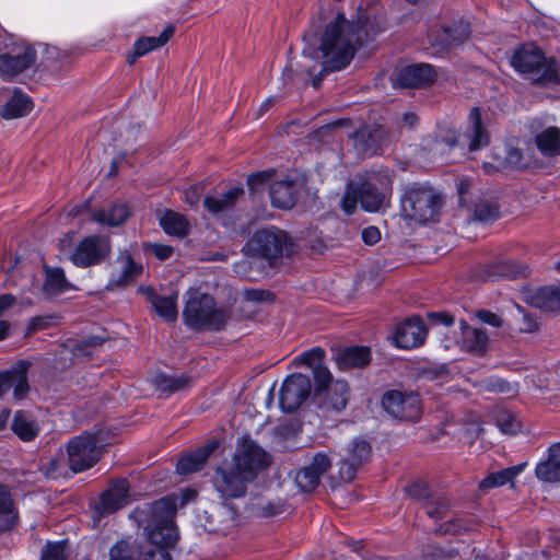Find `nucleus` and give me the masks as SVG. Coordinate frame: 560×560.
<instances>
[{
    "mask_svg": "<svg viewBox=\"0 0 560 560\" xmlns=\"http://www.w3.org/2000/svg\"><path fill=\"white\" fill-rule=\"evenodd\" d=\"M139 560H172L170 552L156 546L147 544L139 551Z\"/></svg>",
    "mask_w": 560,
    "mask_h": 560,
    "instance_id": "obj_56",
    "label": "nucleus"
},
{
    "mask_svg": "<svg viewBox=\"0 0 560 560\" xmlns=\"http://www.w3.org/2000/svg\"><path fill=\"white\" fill-rule=\"evenodd\" d=\"M536 477L546 482L560 481V443L552 444L548 457L536 466Z\"/></svg>",
    "mask_w": 560,
    "mask_h": 560,
    "instance_id": "obj_38",
    "label": "nucleus"
},
{
    "mask_svg": "<svg viewBox=\"0 0 560 560\" xmlns=\"http://www.w3.org/2000/svg\"><path fill=\"white\" fill-rule=\"evenodd\" d=\"M361 235L366 245H374L381 240L380 230L373 225L363 229Z\"/></svg>",
    "mask_w": 560,
    "mask_h": 560,
    "instance_id": "obj_63",
    "label": "nucleus"
},
{
    "mask_svg": "<svg viewBox=\"0 0 560 560\" xmlns=\"http://www.w3.org/2000/svg\"><path fill=\"white\" fill-rule=\"evenodd\" d=\"M33 107L32 98L20 89H14L10 98L0 107V116L7 120L25 117Z\"/></svg>",
    "mask_w": 560,
    "mask_h": 560,
    "instance_id": "obj_33",
    "label": "nucleus"
},
{
    "mask_svg": "<svg viewBox=\"0 0 560 560\" xmlns=\"http://www.w3.org/2000/svg\"><path fill=\"white\" fill-rule=\"evenodd\" d=\"M443 205V194L429 183L413 182L401 188L399 209L404 220L420 224L438 222Z\"/></svg>",
    "mask_w": 560,
    "mask_h": 560,
    "instance_id": "obj_3",
    "label": "nucleus"
},
{
    "mask_svg": "<svg viewBox=\"0 0 560 560\" xmlns=\"http://www.w3.org/2000/svg\"><path fill=\"white\" fill-rule=\"evenodd\" d=\"M139 291L145 295L147 300L151 303L159 316L164 318L166 322H175L177 319V292L163 296L158 294L152 287H140Z\"/></svg>",
    "mask_w": 560,
    "mask_h": 560,
    "instance_id": "obj_26",
    "label": "nucleus"
},
{
    "mask_svg": "<svg viewBox=\"0 0 560 560\" xmlns=\"http://www.w3.org/2000/svg\"><path fill=\"white\" fill-rule=\"evenodd\" d=\"M423 509L429 517L433 520H443L450 511V502L442 494H435L431 500L423 504Z\"/></svg>",
    "mask_w": 560,
    "mask_h": 560,
    "instance_id": "obj_48",
    "label": "nucleus"
},
{
    "mask_svg": "<svg viewBox=\"0 0 560 560\" xmlns=\"http://www.w3.org/2000/svg\"><path fill=\"white\" fill-rule=\"evenodd\" d=\"M527 266L513 260H502L487 266V278H517L527 276Z\"/></svg>",
    "mask_w": 560,
    "mask_h": 560,
    "instance_id": "obj_43",
    "label": "nucleus"
},
{
    "mask_svg": "<svg viewBox=\"0 0 560 560\" xmlns=\"http://www.w3.org/2000/svg\"><path fill=\"white\" fill-rule=\"evenodd\" d=\"M312 384L308 376L301 373L289 375L279 392V405L282 411H296L310 397Z\"/></svg>",
    "mask_w": 560,
    "mask_h": 560,
    "instance_id": "obj_12",
    "label": "nucleus"
},
{
    "mask_svg": "<svg viewBox=\"0 0 560 560\" xmlns=\"http://www.w3.org/2000/svg\"><path fill=\"white\" fill-rule=\"evenodd\" d=\"M485 388H486V390L493 392V393H504V394L513 393V388L510 385V383H508L503 380H500V378H493V380L487 381L485 384Z\"/></svg>",
    "mask_w": 560,
    "mask_h": 560,
    "instance_id": "obj_61",
    "label": "nucleus"
},
{
    "mask_svg": "<svg viewBox=\"0 0 560 560\" xmlns=\"http://www.w3.org/2000/svg\"><path fill=\"white\" fill-rule=\"evenodd\" d=\"M137 550L126 540L117 541L109 550V560H137Z\"/></svg>",
    "mask_w": 560,
    "mask_h": 560,
    "instance_id": "obj_50",
    "label": "nucleus"
},
{
    "mask_svg": "<svg viewBox=\"0 0 560 560\" xmlns=\"http://www.w3.org/2000/svg\"><path fill=\"white\" fill-rule=\"evenodd\" d=\"M436 79L434 68L429 63L402 67L394 75V85L407 89H421L431 85Z\"/></svg>",
    "mask_w": 560,
    "mask_h": 560,
    "instance_id": "obj_17",
    "label": "nucleus"
},
{
    "mask_svg": "<svg viewBox=\"0 0 560 560\" xmlns=\"http://www.w3.org/2000/svg\"><path fill=\"white\" fill-rule=\"evenodd\" d=\"M528 302L544 312L560 311V285L538 288L528 296Z\"/></svg>",
    "mask_w": 560,
    "mask_h": 560,
    "instance_id": "obj_35",
    "label": "nucleus"
},
{
    "mask_svg": "<svg viewBox=\"0 0 560 560\" xmlns=\"http://www.w3.org/2000/svg\"><path fill=\"white\" fill-rule=\"evenodd\" d=\"M474 529V525L464 518L456 517L448 522L443 523L436 529L440 534L457 535Z\"/></svg>",
    "mask_w": 560,
    "mask_h": 560,
    "instance_id": "obj_51",
    "label": "nucleus"
},
{
    "mask_svg": "<svg viewBox=\"0 0 560 560\" xmlns=\"http://www.w3.org/2000/svg\"><path fill=\"white\" fill-rule=\"evenodd\" d=\"M470 25L466 21L455 22L450 26L430 30L428 39L436 54H442L464 43L470 36Z\"/></svg>",
    "mask_w": 560,
    "mask_h": 560,
    "instance_id": "obj_14",
    "label": "nucleus"
},
{
    "mask_svg": "<svg viewBox=\"0 0 560 560\" xmlns=\"http://www.w3.org/2000/svg\"><path fill=\"white\" fill-rule=\"evenodd\" d=\"M43 269L45 281L42 287V293L47 299L57 296L71 288L62 268L44 265Z\"/></svg>",
    "mask_w": 560,
    "mask_h": 560,
    "instance_id": "obj_36",
    "label": "nucleus"
},
{
    "mask_svg": "<svg viewBox=\"0 0 560 560\" xmlns=\"http://www.w3.org/2000/svg\"><path fill=\"white\" fill-rule=\"evenodd\" d=\"M324 353L322 348H314L300 355V360L313 370L316 396H320L334 383L330 371L322 364Z\"/></svg>",
    "mask_w": 560,
    "mask_h": 560,
    "instance_id": "obj_23",
    "label": "nucleus"
},
{
    "mask_svg": "<svg viewBox=\"0 0 560 560\" xmlns=\"http://www.w3.org/2000/svg\"><path fill=\"white\" fill-rule=\"evenodd\" d=\"M11 429L24 442L33 441L39 433L37 422L25 411L15 412Z\"/></svg>",
    "mask_w": 560,
    "mask_h": 560,
    "instance_id": "obj_41",
    "label": "nucleus"
},
{
    "mask_svg": "<svg viewBox=\"0 0 560 560\" xmlns=\"http://www.w3.org/2000/svg\"><path fill=\"white\" fill-rule=\"evenodd\" d=\"M331 467V460L325 453H317L312 462L298 471L296 485L305 492L313 491L320 482L322 476Z\"/></svg>",
    "mask_w": 560,
    "mask_h": 560,
    "instance_id": "obj_21",
    "label": "nucleus"
},
{
    "mask_svg": "<svg viewBox=\"0 0 560 560\" xmlns=\"http://www.w3.org/2000/svg\"><path fill=\"white\" fill-rule=\"evenodd\" d=\"M31 362L20 360L9 370L0 372V398H2L10 389H13L15 399H23L30 390L27 381V372Z\"/></svg>",
    "mask_w": 560,
    "mask_h": 560,
    "instance_id": "obj_16",
    "label": "nucleus"
},
{
    "mask_svg": "<svg viewBox=\"0 0 560 560\" xmlns=\"http://www.w3.org/2000/svg\"><path fill=\"white\" fill-rule=\"evenodd\" d=\"M175 513V500L164 497L136 508L131 517L147 532L150 545L167 550L176 544L179 537L173 521Z\"/></svg>",
    "mask_w": 560,
    "mask_h": 560,
    "instance_id": "obj_2",
    "label": "nucleus"
},
{
    "mask_svg": "<svg viewBox=\"0 0 560 560\" xmlns=\"http://www.w3.org/2000/svg\"><path fill=\"white\" fill-rule=\"evenodd\" d=\"M535 143L544 156L560 155V129L548 127L535 137Z\"/></svg>",
    "mask_w": 560,
    "mask_h": 560,
    "instance_id": "obj_42",
    "label": "nucleus"
},
{
    "mask_svg": "<svg viewBox=\"0 0 560 560\" xmlns=\"http://www.w3.org/2000/svg\"><path fill=\"white\" fill-rule=\"evenodd\" d=\"M67 542H48L42 551L40 560H67Z\"/></svg>",
    "mask_w": 560,
    "mask_h": 560,
    "instance_id": "obj_53",
    "label": "nucleus"
},
{
    "mask_svg": "<svg viewBox=\"0 0 560 560\" xmlns=\"http://www.w3.org/2000/svg\"><path fill=\"white\" fill-rule=\"evenodd\" d=\"M187 301L183 311L185 324L194 330H224L232 317V310L229 306H218L212 295L189 290Z\"/></svg>",
    "mask_w": 560,
    "mask_h": 560,
    "instance_id": "obj_5",
    "label": "nucleus"
},
{
    "mask_svg": "<svg viewBox=\"0 0 560 560\" xmlns=\"http://www.w3.org/2000/svg\"><path fill=\"white\" fill-rule=\"evenodd\" d=\"M160 225L168 235L185 236L189 231V223L187 219L175 211L167 210L160 219Z\"/></svg>",
    "mask_w": 560,
    "mask_h": 560,
    "instance_id": "obj_44",
    "label": "nucleus"
},
{
    "mask_svg": "<svg viewBox=\"0 0 560 560\" xmlns=\"http://www.w3.org/2000/svg\"><path fill=\"white\" fill-rule=\"evenodd\" d=\"M388 129L380 124L362 125L350 135L353 140V148L360 156H372L380 154L383 147L389 140Z\"/></svg>",
    "mask_w": 560,
    "mask_h": 560,
    "instance_id": "obj_13",
    "label": "nucleus"
},
{
    "mask_svg": "<svg viewBox=\"0 0 560 560\" xmlns=\"http://www.w3.org/2000/svg\"><path fill=\"white\" fill-rule=\"evenodd\" d=\"M335 360L340 370L363 369L370 364L372 353L369 347L352 346L339 350Z\"/></svg>",
    "mask_w": 560,
    "mask_h": 560,
    "instance_id": "obj_29",
    "label": "nucleus"
},
{
    "mask_svg": "<svg viewBox=\"0 0 560 560\" xmlns=\"http://www.w3.org/2000/svg\"><path fill=\"white\" fill-rule=\"evenodd\" d=\"M49 317H33L30 322V325L27 326L26 335H32L37 330L46 329L49 326Z\"/></svg>",
    "mask_w": 560,
    "mask_h": 560,
    "instance_id": "obj_64",
    "label": "nucleus"
},
{
    "mask_svg": "<svg viewBox=\"0 0 560 560\" xmlns=\"http://www.w3.org/2000/svg\"><path fill=\"white\" fill-rule=\"evenodd\" d=\"M98 434L84 432L73 436L67 444L69 468L81 472L93 467L101 458Z\"/></svg>",
    "mask_w": 560,
    "mask_h": 560,
    "instance_id": "obj_7",
    "label": "nucleus"
},
{
    "mask_svg": "<svg viewBox=\"0 0 560 560\" xmlns=\"http://www.w3.org/2000/svg\"><path fill=\"white\" fill-rule=\"evenodd\" d=\"M284 502L280 499L275 501H261L256 505L257 513L262 517L276 516L284 511Z\"/></svg>",
    "mask_w": 560,
    "mask_h": 560,
    "instance_id": "obj_55",
    "label": "nucleus"
},
{
    "mask_svg": "<svg viewBox=\"0 0 560 560\" xmlns=\"http://www.w3.org/2000/svg\"><path fill=\"white\" fill-rule=\"evenodd\" d=\"M275 173V170H266L249 175L247 178V186L249 190L253 192L260 190L261 187L272 178Z\"/></svg>",
    "mask_w": 560,
    "mask_h": 560,
    "instance_id": "obj_58",
    "label": "nucleus"
},
{
    "mask_svg": "<svg viewBox=\"0 0 560 560\" xmlns=\"http://www.w3.org/2000/svg\"><path fill=\"white\" fill-rule=\"evenodd\" d=\"M372 454L371 444L361 439H354L348 450V456L340 460L339 475L343 481H352L358 469L366 463Z\"/></svg>",
    "mask_w": 560,
    "mask_h": 560,
    "instance_id": "obj_18",
    "label": "nucleus"
},
{
    "mask_svg": "<svg viewBox=\"0 0 560 560\" xmlns=\"http://www.w3.org/2000/svg\"><path fill=\"white\" fill-rule=\"evenodd\" d=\"M152 383L160 392L172 395L189 388L192 384V378L185 373L180 375H167L161 372L154 376Z\"/></svg>",
    "mask_w": 560,
    "mask_h": 560,
    "instance_id": "obj_39",
    "label": "nucleus"
},
{
    "mask_svg": "<svg viewBox=\"0 0 560 560\" xmlns=\"http://www.w3.org/2000/svg\"><path fill=\"white\" fill-rule=\"evenodd\" d=\"M366 26L365 15L349 21L342 13H338L320 33L308 31L304 34L303 55L320 60L322 65L320 72L312 80L315 89L319 88L324 75L349 66L355 51L371 37Z\"/></svg>",
    "mask_w": 560,
    "mask_h": 560,
    "instance_id": "obj_1",
    "label": "nucleus"
},
{
    "mask_svg": "<svg viewBox=\"0 0 560 560\" xmlns=\"http://www.w3.org/2000/svg\"><path fill=\"white\" fill-rule=\"evenodd\" d=\"M288 242L287 234L278 229H262L255 232L247 242L245 249L248 255L264 258L272 266L281 258Z\"/></svg>",
    "mask_w": 560,
    "mask_h": 560,
    "instance_id": "obj_8",
    "label": "nucleus"
},
{
    "mask_svg": "<svg viewBox=\"0 0 560 560\" xmlns=\"http://www.w3.org/2000/svg\"><path fill=\"white\" fill-rule=\"evenodd\" d=\"M511 66L532 84L540 88L560 85V62L547 57L534 44L522 45L511 57Z\"/></svg>",
    "mask_w": 560,
    "mask_h": 560,
    "instance_id": "obj_4",
    "label": "nucleus"
},
{
    "mask_svg": "<svg viewBox=\"0 0 560 560\" xmlns=\"http://www.w3.org/2000/svg\"><path fill=\"white\" fill-rule=\"evenodd\" d=\"M383 409L393 418L418 421L421 416L419 395L413 392L387 390L382 396Z\"/></svg>",
    "mask_w": 560,
    "mask_h": 560,
    "instance_id": "obj_11",
    "label": "nucleus"
},
{
    "mask_svg": "<svg viewBox=\"0 0 560 560\" xmlns=\"http://www.w3.org/2000/svg\"><path fill=\"white\" fill-rule=\"evenodd\" d=\"M42 470L48 478H58L61 475L60 460L55 457L49 458L47 463L42 465Z\"/></svg>",
    "mask_w": 560,
    "mask_h": 560,
    "instance_id": "obj_62",
    "label": "nucleus"
},
{
    "mask_svg": "<svg viewBox=\"0 0 560 560\" xmlns=\"http://www.w3.org/2000/svg\"><path fill=\"white\" fill-rule=\"evenodd\" d=\"M360 202V196L357 188V180L349 183L341 199V208L347 214H352L357 205Z\"/></svg>",
    "mask_w": 560,
    "mask_h": 560,
    "instance_id": "obj_52",
    "label": "nucleus"
},
{
    "mask_svg": "<svg viewBox=\"0 0 560 560\" xmlns=\"http://www.w3.org/2000/svg\"><path fill=\"white\" fill-rule=\"evenodd\" d=\"M503 164L505 167L513 170H520L526 166L523 152L514 147L506 148Z\"/></svg>",
    "mask_w": 560,
    "mask_h": 560,
    "instance_id": "obj_57",
    "label": "nucleus"
},
{
    "mask_svg": "<svg viewBox=\"0 0 560 560\" xmlns=\"http://www.w3.org/2000/svg\"><path fill=\"white\" fill-rule=\"evenodd\" d=\"M235 515H236L235 509L232 505L223 502L213 508V513H211L207 517V521L212 526V530H220V529L226 528V526L220 527L217 525H220L226 521L232 522L235 518Z\"/></svg>",
    "mask_w": 560,
    "mask_h": 560,
    "instance_id": "obj_47",
    "label": "nucleus"
},
{
    "mask_svg": "<svg viewBox=\"0 0 560 560\" xmlns=\"http://www.w3.org/2000/svg\"><path fill=\"white\" fill-rule=\"evenodd\" d=\"M427 337V328L423 320L413 316L397 325L395 330V343L401 349H413L421 346Z\"/></svg>",
    "mask_w": 560,
    "mask_h": 560,
    "instance_id": "obj_20",
    "label": "nucleus"
},
{
    "mask_svg": "<svg viewBox=\"0 0 560 560\" xmlns=\"http://www.w3.org/2000/svg\"><path fill=\"white\" fill-rule=\"evenodd\" d=\"M244 196L242 187H233L218 196H206L203 207L217 219L233 211L237 200Z\"/></svg>",
    "mask_w": 560,
    "mask_h": 560,
    "instance_id": "obj_25",
    "label": "nucleus"
},
{
    "mask_svg": "<svg viewBox=\"0 0 560 560\" xmlns=\"http://www.w3.org/2000/svg\"><path fill=\"white\" fill-rule=\"evenodd\" d=\"M19 524V510L8 486L0 483V533L13 530Z\"/></svg>",
    "mask_w": 560,
    "mask_h": 560,
    "instance_id": "obj_34",
    "label": "nucleus"
},
{
    "mask_svg": "<svg viewBox=\"0 0 560 560\" xmlns=\"http://www.w3.org/2000/svg\"><path fill=\"white\" fill-rule=\"evenodd\" d=\"M271 456L250 439H245L233 457V465L249 482L271 464Z\"/></svg>",
    "mask_w": 560,
    "mask_h": 560,
    "instance_id": "obj_9",
    "label": "nucleus"
},
{
    "mask_svg": "<svg viewBox=\"0 0 560 560\" xmlns=\"http://www.w3.org/2000/svg\"><path fill=\"white\" fill-rule=\"evenodd\" d=\"M526 463L511 466L499 471H494L485 477L478 486L482 493H487L491 489L502 487L506 483L514 485V479L524 470Z\"/></svg>",
    "mask_w": 560,
    "mask_h": 560,
    "instance_id": "obj_37",
    "label": "nucleus"
},
{
    "mask_svg": "<svg viewBox=\"0 0 560 560\" xmlns=\"http://www.w3.org/2000/svg\"><path fill=\"white\" fill-rule=\"evenodd\" d=\"M460 328L463 330V345L469 351L477 354H482L487 350L488 335L483 329L470 327L466 320H460Z\"/></svg>",
    "mask_w": 560,
    "mask_h": 560,
    "instance_id": "obj_40",
    "label": "nucleus"
},
{
    "mask_svg": "<svg viewBox=\"0 0 560 560\" xmlns=\"http://www.w3.org/2000/svg\"><path fill=\"white\" fill-rule=\"evenodd\" d=\"M174 26L167 25L160 34V36H147L138 38L132 46V51L127 56V62L132 66L138 58L164 46L174 35Z\"/></svg>",
    "mask_w": 560,
    "mask_h": 560,
    "instance_id": "obj_28",
    "label": "nucleus"
},
{
    "mask_svg": "<svg viewBox=\"0 0 560 560\" xmlns=\"http://www.w3.org/2000/svg\"><path fill=\"white\" fill-rule=\"evenodd\" d=\"M130 208L127 203L121 201H113L108 207L94 210L91 213V219L101 225L119 226L124 224L130 217Z\"/></svg>",
    "mask_w": 560,
    "mask_h": 560,
    "instance_id": "obj_30",
    "label": "nucleus"
},
{
    "mask_svg": "<svg viewBox=\"0 0 560 560\" xmlns=\"http://www.w3.org/2000/svg\"><path fill=\"white\" fill-rule=\"evenodd\" d=\"M495 423L500 431L505 434H515L521 431V422L509 410L500 409L494 416Z\"/></svg>",
    "mask_w": 560,
    "mask_h": 560,
    "instance_id": "obj_49",
    "label": "nucleus"
},
{
    "mask_svg": "<svg viewBox=\"0 0 560 560\" xmlns=\"http://www.w3.org/2000/svg\"><path fill=\"white\" fill-rule=\"evenodd\" d=\"M476 317L483 324L499 328L503 325V319L495 313L488 310H479L476 312Z\"/></svg>",
    "mask_w": 560,
    "mask_h": 560,
    "instance_id": "obj_59",
    "label": "nucleus"
},
{
    "mask_svg": "<svg viewBox=\"0 0 560 560\" xmlns=\"http://www.w3.org/2000/svg\"><path fill=\"white\" fill-rule=\"evenodd\" d=\"M406 491L410 498L421 502L422 505L435 495V493L429 489L428 485L422 481L411 483L406 488Z\"/></svg>",
    "mask_w": 560,
    "mask_h": 560,
    "instance_id": "obj_54",
    "label": "nucleus"
},
{
    "mask_svg": "<svg viewBox=\"0 0 560 560\" xmlns=\"http://www.w3.org/2000/svg\"><path fill=\"white\" fill-rule=\"evenodd\" d=\"M327 392L328 404L335 411H341L348 404L349 385L346 381H336L328 387Z\"/></svg>",
    "mask_w": 560,
    "mask_h": 560,
    "instance_id": "obj_46",
    "label": "nucleus"
},
{
    "mask_svg": "<svg viewBox=\"0 0 560 560\" xmlns=\"http://www.w3.org/2000/svg\"><path fill=\"white\" fill-rule=\"evenodd\" d=\"M217 447V442H210L179 458L176 465L178 474L188 475L202 469L209 456Z\"/></svg>",
    "mask_w": 560,
    "mask_h": 560,
    "instance_id": "obj_32",
    "label": "nucleus"
},
{
    "mask_svg": "<svg viewBox=\"0 0 560 560\" xmlns=\"http://www.w3.org/2000/svg\"><path fill=\"white\" fill-rule=\"evenodd\" d=\"M110 238L94 234L79 242L70 256V260L79 268H89L105 262L110 257Z\"/></svg>",
    "mask_w": 560,
    "mask_h": 560,
    "instance_id": "obj_10",
    "label": "nucleus"
},
{
    "mask_svg": "<svg viewBox=\"0 0 560 560\" xmlns=\"http://www.w3.org/2000/svg\"><path fill=\"white\" fill-rule=\"evenodd\" d=\"M245 298L253 302H271L275 300V294L268 290L250 289L245 292Z\"/></svg>",
    "mask_w": 560,
    "mask_h": 560,
    "instance_id": "obj_60",
    "label": "nucleus"
},
{
    "mask_svg": "<svg viewBox=\"0 0 560 560\" xmlns=\"http://www.w3.org/2000/svg\"><path fill=\"white\" fill-rule=\"evenodd\" d=\"M248 483L234 465L218 467L213 476V486L224 501L244 497Z\"/></svg>",
    "mask_w": 560,
    "mask_h": 560,
    "instance_id": "obj_15",
    "label": "nucleus"
},
{
    "mask_svg": "<svg viewBox=\"0 0 560 560\" xmlns=\"http://www.w3.org/2000/svg\"><path fill=\"white\" fill-rule=\"evenodd\" d=\"M500 218V207L495 201L481 198L474 203L471 220L490 223Z\"/></svg>",
    "mask_w": 560,
    "mask_h": 560,
    "instance_id": "obj_45",
    "label": "nucleus"
},
{
    "mask_svg": "<svg viewBox=\"0 0 560 560\" xmlns=\"http://www.w3.org/2000/svg\"><path fill=\"white\" fill-rule=\"evenodd\" d=\"M116 262L119 264L120 270L113 273L106 289L115 290L117 288H125L131 284L143 271L141 264L133 260L128 250L120 252L117 256Z\"/></svg>",
    "mask_w": 560,
    "mask_h": 560,
    "instance_id": "obj_22",
    "label": "nucleus"
},
{
    "mask_svg": "<svg viewBox=\"0 0 560 560\" xmlns=\"http://www.w3.org/2000/svg\"><path fill=\"white\" fill-rule=\"evenodd\" d=\"M469 126L467 127L464 139L470 151H477L489 144V135L481 121V113L478 107H472L468 116Z\"/></svg>",
    "mask_w": 560,
    "mask_h": 560,
    "instance_id": "obj_31",
    "label": "nucleus"
},
{
    "mask_svg": "<svg viewBox=\"0 0 560 560\" xmlns=\"http://www.w3.org/2000/svg\"><path fill=\"white\" fill-rule=\"evenodd\" d=\"M129 482L127 479L114 481L101 495L100 508L103 513H114L128 503Z\"/></svg>",
    "mask_w": 560,
    "mask_h": 560,
    "instance_id": "obj_27",
    "label": "nucleus"
},
{
    "mask_svg": "<svg viewBox=\"0 0 560 560\" xmlns=\"http://www.w3.org/2000/svg\"><path fill=\"white\" fill-rule=\"evenodd\" d=\"M301 186L300 178L292 175H287L284 178L271 183L269 196L272 206L284 210L293 208Z\"/></svg>",
    "mask_w": 560,
    "mask_h": 560,
    "instance_id": "obj_19",
    "label": "nucleus"
},
{
    "mask_svg": "<svg viewBox=\"0 0 560 560\" xmlns=\"http://www.w3.org/2000/svg\"><path fill=\"white\" fill-rule=\"evenodd\" d=\"M392 185L393 178L388 168L372 173L365 179L357 182L361 207L369 212L378 211L388 202Z\"/></svg>",
    "mask_w": 560,
    "mask_h": 560,
    "instance_id": "obj_6",
    "label": "nucleus"
},
{
    "mask_svg": "<svg viewBox=\"0 0 560 560\" xmlns=\"http://www.w3.org/2000/svg\"><path fill=\"white\" fill-rule=\"evenodd\" d=\"M36 60V51L33 47H25L20 54L0 55V75L11 80L24 70L31 68Z\"/></svg>",
    "mask_w": 560,
    "mask_h": 560,
    "instance_id": "obj_24",
    "label": "nucleus"
}]
</instances>
